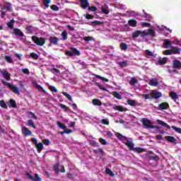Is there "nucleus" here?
Segmentation results:
<instances>
[{
  "label": "nucleus",
  "mask_w": 181,
  "mask_h": 181,
  "mask_svg": "<svg viewBox=\"0 0 181 181\" xmlns=\"http://www.w3.org/2000/svg\"><path fill=\"white\" fill-rule=\"evenodd\" d=\"M148 153H151V155L148 156V159H150V160H155L156 162H157V160H159V156L158 155L155 154L152 151H148Z\"/></svg>",
  "instance_id": "obj_8"
},
{
  "label": "nucleus",
  "mask_w": 181,
  "mask_h": 181,
  "mask_svg": "<svg viewBox=\"0 0 181 181\" xmlns=\"http://www.w3.org/2000/svg\"><path fill=\"white\" fill-rule=\"evenodd\" d=\"M71 132H73L71 129H66L64 132H61L60 134L64 135V134H71Z\"/></svg>",
  "instance_id": "obj_55"
},
{
  "label": "nucleus",
  "mask_w": 181,
  "mask_h": 181,
  "mask_svg": "<svg viewBox=\"0 0 181 181\" xmlns=\"http://www.w3.org/2000/svg\"><path fill=\"white\" fill-rule=\"evenodd\" d=\"M71 50L73 52L72 53L76 56H80V54H81V52H80V51H78L76 48H71Z\"/></svg>",
  "instance_id": "obj_51"
},
{
  "label": "nucleus",
  "mask_w": 181,
  "mask_h": 181,
  "mask_svg": "<svg viewBox=\"0 0 181 181\" xmlns=\"http://www.w3.org/2000/svg\"><path fill=\"white\" fill-rule=\"evenodd\" d=\"M172 53L174 54H180V48L174 47L171 49Z\"/></svg>",
  "instance_id": "obj_28"
},
{
  "label": "nucleus",
  "mask_w": 181,
  "mask_h": 181,
  "mask_svg": "<svg viewBox=\"0 0 181 181\" xmlns=\"http://www.w3.org/2000/svg\"><path fill=\"white\" fill-rule=\"evenodd\" d=\"M31 39L33 42L37 45V46H45L46 44V39L45 37L32 36Z\"/></svg>",
  "instance_id": "obj_3"
},
{
  "label": "nucleus",
  "mask_w": 181,
  "mask_h": 181,
  "mask_svg": "<svg viewBox=\"0 0 181 181\" xmlns=\"http://www.w3.org/2000/svg\"><path fill=\"white\" fill-rule=\"evenodd\" d=\"M1 74L5 80L7 81H9L11 80V74H9V72H8L6 70L4 69L1 71Z\"/></svg>",
  "instance_id": "obj_10"
},
{
  "label": "nucleus",
  "mask_w": 181,
  "mask_h": 181,
  "mask_svg": "<svg viewBox=\"0 0 181 181\" xmlns=\"http://www.w3.org/2000/svg\"><path fill=\"white\" fill-rule=\"evenodd\" d=\"M0 107H1V108H4L5 110H8V105L5 103V100H0Z\"/></svg>",
  "instance_id": "obj_44"
},
{
  "label": "nucleus",
  "mask_w": 181,
  "mask_h": 181,
  "mask_svg": "<svg viewBox=\"0 0 181 181\" xmlns=\"http://www.w3.org/2000/svg\"><path fill=\"white\" fill-rule=\"evenodd\" d=\"M9 105H10V107H12V108H16L17 107L16 101H15V100L13 99L9 100Z\"/></svg>",
  "instance_id": "obj_32"
},
{
  "label": "nucleus",
  "mask_w": 181,
  "mask_h": 181,
  "mask_svg": "<svg viewBox=\"0 0 181 181\" xmlns=\"http://www.w3.org/2000/svg\"><path fill=\"white\" fill-rule=\"evenodd\" d=\"M115 110H116L117 111H119V112H125L127 110V108H125L121 105L116 106L115 107Z\"/></svg>",
  "instance_id": "obj_21"
},
{
  "label": "nucleus",
  "mask_w": 181,
  "mask_h": 181,
  "mask_svg": "<svg viewBox=\"0 0 181 181\" xmlns=\"http://www.w3.org/2000/svg\"><path fill=\"white\" fill-rule=\"evenodd\" d=\"M101 11L103 13H105V15H108V13H110V10H108V7L107 6H103L101 8Z\"/></svg>",
  "instance_id": "obj_38"
},
{
  "label": "nucleus",
  "mask_w": 181,
  "mask_h": 181,
  "mask_svg": "<svg viewBox=\"0 0 181 181\" xmlns=\"http://www.w3.org/2000/svg\"><path fill=\"white\" fill-rule=\"evenodd\" d=\"M62 94L67 98L69 101H72L71 95L70 94L67 93V92H63Z\"/></svg>",
  "instance_id": "obj_47"
},
{
  "label": "nucleus",
  "mask_w": 181,
  "mask_h": 181,
  "mask_svg": "<svg viewBox=\"0 0 181 181\" xmlns=\"http://www.w3.org/2000/svg\"><path fill=\"white\" fill-rule=\"evenodd\" d=\"M127 103L128 105H131V107H136V103L134 100H127Z\"/></svg>",
  "instance_id": "obj_35"
},
{
  "label": "nucleus",
  "mask_w": 181,
  "mask_h": 181,
  "mask_svg": "<svg viewBox=\"0 0 181 181\" xmlns=\"http://www.w3.org/2000/svg\"><path fill=\"white\" fill-rule=\"evenodd\" d=\"M151 98L158 100V98H160V97H162V93H160L156 90H152V92L151 93Z\"/></svg>",
  "instance_id": "obj_7"
},
{
  "label": "nucleus",
  "mask_w": 181,
  "mask_h": 181,
  "mask_svg": "<svg viewBox=\"0 0 181 181\" xmlns=\"http://www.w3.org/2000/svg\"><path fill=\"white\" fill-rule=\"evenodd\" d=\"M90 6V3L88 0H81V7L82 9H87Z\"/></svg>",
  "instance_id": "obj_14"
},
{
  "label": "nucleus",
  "mask_w": 181,
  "mask_h": 181,
  "mask_svg": "<svg viewBox=\"0 0 181 181\" xmlns=\"http://www.w3.org/2000/svg\"><path fill=\"white\" fill-rule=\"evenodd\" d=\"M90 146H98V142H96L95 141H91L90 142Z\"/></svg>",
  "instance_id": "obj_62"
},
{
  "label": "nucleus",
  "mask_w": 181,
  "mask_h": 181,
  "mask_svg": "<svg viewBox=\"0 0 181 181\" xmlns=\"http://www.w3.org/2000/svg\"><path fill=\"white\" fill-rule=\"evenodd\" d=\"M61 36L62 37V40H67V31H62L61 33Z\"/></svg>",
  "instance_id": "obj_43"
},
{
  "label": "nucleus",
  "mask_w": 181,
  "mask_h": 181,
  "mask_svg": "<svg viewBox=\"0 0 181 181\" xmlns=\"http://www.w3.org/2000/svg\"><path fill=\"white\" fill-rule=\"evenodd\" d=\"M25 30L28 33H33V26L32 25H27L25 27Z\"/></svg>",
  "instance_id": "obj_41"
},
{
  "label": "nucleus",
  "mask_w": 181,
  "mask_h": 181,
  "mask_svg": "<svg viewBox=\"0 0 181 181\" xmlns=\"http://www.w3.org/2000/svg\"><path fill=\"white\" fill-rule=\"evenodd\" d=\"M163 54L165 56H169V55H170V54H173L172 49L164 50V51L163 52Z\"/></svg>",
  "instance_id": "obj_52"
},
{
  "label": "nucleus",
  "mask_w": 181,
  "mask_h": 181,
  "mask_svg": "<svg viewBox=\"0 0 181 181\" xmlns=\"http://www.w3.org/2000/svg\"><path fill=\"white\" fill-rule=\"evenodd\" d=\"M167 62H168V58L165 57H164L161 59H158V64L160 65L166 64Z\"/></svg>",
  "instance_id": "obj_36"
},
{
  "label": "nucleus",
  "mask_w": 181,
  "mask_h": 181,
  "mask_svg": "<svg viewBox=\"0 0 181 181\" xmlns=\"http://www.w3.org/2000/svg\"><path fill=\"white\" fill-rule=\"evenodd\" d=\"M59 107H60V108H62V110H64L65 112H67L68 110H70L69 107L62 103L59 104Z\"/></svg>",
  "instance_id": "obj_48"
},
{
  "label": "nucleus",
  "mask_w": 181,
  "mask_h": 181,
  "mask_svg": "<svg viewBox=\"0 0 181 181\" xmlns=\"http://www.w3.org/2000/svg\"><path fill=\"white\" fill-rule=\"evenodd\" d=\"M119 66L120 67H127V66H128V64L127 63V62L123 61V62H119Z\"/></svg>",
  "instance_id": "obj_60"
},
{
  "label": "nucleus",
  "mask_w": 181,
  "mask_h": 181,
  "mask_svg": "<svg viewBox=\"0 0 181 181\" xmlns=\"http://www.w3.org/2000/svg\"><path fill=\"white\" fill-rule=\"evenodd\" d=\"M13 35L16 36H19L20 37H23V36H25L22 30H21L19 28L13 29Z\"/></svg>",
  "instance_id": "obj_15"
},
{
  "label": "nucleus",
  "mask_w": 181,
  "mask_h": 181,
  "mask_svg": "<svg viewBox=\"0 0 181 181\" xmlns=\"http://www.w3.org/2000/svg\"><path fill=\"white\" fill-rule=\"evenodd\" d=\"M157 123L159 125H161V127H164L165 128H167L168 129H170V126H169L168 124H166V122H165L162 120L157 119Z\"/></svg>",
  "instance_id": "obj_19"
},
{
  "label": "nucleus",
  "mask_w": 181,
  "mask_h": 181,
  "mask_svg": "<svg viewBox=\"0 0 181 181\" xmlns=\"http://www.w3.org/2000/svg\"><path fill=\"white\" fill-rule=\"evenodd\" d=\"M134 151H135V152H136L137 153H142L145 152V148H142L141 147H135Z\"/></svg>",
  "instance_id": "obj_39"
},
{
  "label": "nucleus",
  "mask_w": 181,
  "mask_h": 181,
  "mask_svg": "<svg viewBox=\"0 0 181 181\" xmlns=\"http://www.w3.org/2000/svg\"><path fill=\"white\" fill-rule=\"evenodd\" d=\"M105 172L107 175L112 176V177H114V176H115V174L113 173L112 170H111V169L110 168H105Z\"/></svg>",
  "instance_id": "obj_31"
},
{
  "label": "nucleus",
  "mask_w": 181,
  "mask_h": 181,
  "mask_svg": "<svg viewBox=\"0 0 181 181\" xmlns=\"http://www.w3.org/2000/svg\"><path fill=\"white\" fill-rule=\"evenodd\" d=\"M13 23H15V20L11 19L10 22L7 23V26L9 29H13Z\"/></svg>",
  "instance_id": "obj_40"
},
{
  "label": "nucleus",
  "mask_w": 181,
  "mask_h": 181,
  "mask_svg": "<svg viewBox=\"0 0 181 181\" xmlns=\"http://www.w3.org/2000/svg\"><path fill=\"white\" fill-rule=\"evenodd\" d=\"M148 84L152 87H158V86H159V82H158V79L152 78L149 81Z\"/></svg>",
  "instance_id": "obj_16"
},
{
  "label": "nucleus",
  "mask_w": 181,
  "mask_h": 181,
  "mask_svg": "<svg viewBox=\"0 0 181 181\" xmlns=\"http://www.w3.org/2000/svg\"><path fill=\"white\" fill-rule=\"evenodd\" d=\"M139 36H141V37H146V36H151V37H155V30L151 28L148 29V32L137 30L132 33L133 39H136V37H138Z\"/></svg>",
  "instance_id": "obj_1"
},
{
  "label": "nucleus",
  "mask_w": 181,
  "mask_h": 181,
  "mask_svg": "<svg viewBox=\"0 0 181 181\" xmlns=\"http://www.w3.org/2000/svg\"><path fill=\"white\" fill-rule=\"evenodd\" d=\"M50 8L52 11H54V12L59 11V6H57V5H55V4L52 5Z\"/></svg>",
  "instance_id": "obj_53"
},
{
  "label": "nucleus",
  "mask_w": 181,
  "mask_h": 181,
  "mask_svg": "<svg viewBox=\"0 0 181 181\" xmlns=\"http://www.w3.org/2000/svg\"><path fill=\"white\" fill-rule=\"evenodd\" d=\"M171 128L173 129H174V131H175V132H177L178 134H181V128L175 127V126H172Z\"/></svg>",
  "instance_id": "obj_57"
},
{
  "label": "nucleus",
  "mask_w": 181,
  "mask_h": 181,
  "mask_svg": "<svg viewBox=\"0 0 181 181\" xmlns=\"http://www.w3.org/2000/svg\"><path fill=\"white\" fill-rule=\"evenodd\" d=\"M30 57H31V59H33L34 60H37V59H39V54L35 52H32L30 54Z\"/></svg>",
  "instance_id": "obj_42"
},
{
  "label": "nucleus",
  "mask_w": 181,
  "mask_h": 181,
  "mask_svg": "<svg viewBox=\"0 0 181 181\" xmlns=\"http://www.w3.org/2000/svg\"><path fill=\"white\" fill-rule=\"evenodd\" d=\"M49 90H52L53 93H57V88L54 86H49Z\"/></svg>",
  "instance_id": "obj_64"
},
{
  "label": "nucleus",
  "mask_w": 181,
  "mask_h": 181,
  "mask_svg": "<svg viewBox=\"0 0 181 181\" xmlns=\"http://www.w3.org/2000/svg\"><path fill=\"white\" fill-rule=\"evenodd\" d=\"M141 122L143 125L145 127V128H148L150 129H158V127L153 126L152 122H151V120L146 118H143Z\"/></svg>",
  "instance_id": "obj_5"
},
{
  "label": "nucleus",
  "mask_w": 181,
  "mask_h": 181,
  "mask_svg": "<svg viewBox=\"0 0 181 181\" xmlns=\"http://www.w3.org/2000/svg\"><path fill=\"white\" fill-rule=\"evenodd\" d=\"M120 49L121 50H124V52H127V50H128V45H127V43L125 42H121Z\"/></svg>",
  "instance_id": "obj_30"
},
{
  "label": "nucleus",
  "mask_w": 181,
  "mask_h": 181,
  "mask_svg": "<svg viewBox=\"0 0 181 181\" xmlns=\"http://www.w3.org/2000/svg\"><path fill=\"white\" fill-rule=\"evenodd\" d=\"M116 136L119 141H122V142H125V141H127V142L125 143L126 146H127L128 148L130 149V151H134L135 148H134V144L132 143V141H129V138L126 137L125 136H123L120 133H116Z\"/></svg>",
  "instance_id": "obj_2"
},
{
  "label": "nucleus",
  "mask_w": 181,
  "mask_h": 181,
  "mask_svg": "<svg viewBox=\"0 0 181 181\" xmlns=\"http://www.w3.org/2000/svg\"><path fill=\"white\" fill-rule=\"evenodd\" d=\"M173 69H177L178 70L181 69V62L178 59H174L173 61Z\"/></svg>",
  "instance_id": "obj_11"
},
{
  "label": "nucleus",
  "mask_w": 181,
  "mask_h": 181,
  "mask_svg": "<svg viewBox=\"0 0 181 181\" xmlns=\"http://www.w3.org/2000/svg\"><path fill=\"white\" fill-rule=\"evenodd\" d=\"M92 103L93 105H98V107H101V105H103V103L98 99H93L92 100Z\"/></svg>",
  "instance_id": "obj_24"
},
{
  "label": "nucleus",
  "mask_w": 181,
  "mask_h": 181,
  "mask_svg": "<svg viewBox=\"0 0 181 181\" xmlns=\"http://www.w3.org/2000/svg\"><path fill=\"white\" fill-rule=\"evenodd\" d=\"M22 133L23 134L24 136H30L32 135V132L26 127H22Z\"/></svg>",
  "instance_id": "obj_9"
},
{
  "label": "nucleus",
  "mask_w": 181,
  "mask_h": 181,
  "mask_svg": "<svg viewBox=\"0 0 181 181\" xmlns=\"http://www.w3.org/2000/svg\"><path fill=\"white\" fill-rule=\"evenodd\" d=\"M52 2V0H43L42 4L45 8H49L50 6L49 4Z\"/></svg>",
  "instance_id": "obj_46"
},
{
  "label": "nucleus",
  "mask_w": 181,
  "mask_h": 181,
  "mask_svg": "<svg viewBox=\"0 0 181 181\" xmlns=\"http://www.w3.org/2000/svg\"><path fill=\"white\" fill-rule=\"evenodd\" d=\"M35 148L37 149V152L40 153L42 152V149H43V143H39L35 146Z\"/></svg>",
  "instance_id": "obj_23"
},
{
  "label": "nucleus",
  "mask_w": 181,
  "mask_h": 181,
  "mask_svg": "<svg viewBox=\"0 0 181 181\" xmlns=\"http://www.w3.org/2000/svg\"><path fill=\"white\" fill-rule=\"evenodd\" d=\"M25 176H27L28 179L32 181H42V178L39 176V174H35V177L30 175L29 173H25Z\"/></svg>",
  "instance_id": "obj_6"
},
{
  "label": "nucleus",
  "mask_w": 181,
  "mask_h": 181,
  "mask_svg": "<svg viewBox=\"0 0 181 181\" xmlns=\"http://www.w3.org/2000/svg\"><path fill=\"white\" fill-rule=\"evenodd\" d=\"M59 165H60L59 164V163H57L53 166V170H54L56 175H59L60 173V170H59Z\"/></svg>",
  "instance_id": "obj_29"
},
{
  "label": "nucleus",
  "mask_w": 181,
  "mask_h": 181,
  "mask_svg": "<svg viewBox=\"0 0 181 181\" xmlns=\"http://www.w3.org/2000/svg\"><path fill=\"white\" fill-rule=\"evenodd\" d=\"M99 141L101 143L102 145H107V141H105V139L103 138L99 139Z\"/></svg>",
  "instance_id": "obj_63"
},
{
  "label": "nucleus",
  "mask_w": 181,
  "mask_h": 181,
  "mask_svg": "<svg viewBox=\"0 0 181 181\" xmlns=\"http://www.w3.org/2000/svg\"><path fill=\"white\" fill-rule=\"evenodd\" d=\"M170 97L172 100H173V101H176L177 98H179V96H177V94H176V92H170Z\"/></svg>",
  "instance_id": "obj_22"
},
{
  "label": "nucleus",
  "mask_w": 181,
  "mask_h": 181,
  "mask_svg": "<svg viewBox=\"0 0 181 181\" xmlns=\"http://www.w3.org/2000/svg\"><path fill=\"white\" fill-rule=\"evenodd\" d=\"M28 114H29V115H30L31 118H33V119H37V116H36V115H35V113H33V112H28Z\"/></svg>",
  "instance_id": "obj_58"
},
{
  "label": "nucleus",
  "mask_w": 181,
  "mask_h": 181,
  "mask_svg": "<svg viewBox=\"0 0 181 181\" xmlns=\"http://www.w3.org/2000/svg\"><path fill=\"white\" fill-rule=\"evenodd\" d=\"M4 60H6L7 63H10V64L13 63V60L12 59V57L9 55L4 56Z\"/></svg>",
  "instance_id": "obj_37"
},
{
  "label": "nucleus",
  "mask_w": 181,
  "mask_h": 181,
  "mask_svg": "<svg viewBox=\"0 0 181 181\" xmlns=\"http://www.w3.org/2000/svg\"><path fill=\"white\" fill-rule=\"evenodd\" d=\"M95 84L98 86V87H99L100 90H103V91H107V88H105L104 86L100 84L98 82H96Z\"/></svg>",
  "instance_id": "obj_54"
},
{
  "label": "nucleus",
  "mask_w": 181,
  "mask_h": 181,
  "mask_svg": "<svg viewBox=\"0 0 181 181\" xmlns=\"http://www.w3.org/2000/svg\"><path fill=\"white\" fill-rule=\"evenodd\" d=\"M1 9H6V11H8V12H12V4L6 1L5 5L1 8Z\"/></svg>",
  "instance_id": "obj_13"
},
{
  "label": "nucleus",
  "mask_w": 181,
  "mask_h": 181,
  "mask_svg": "<svg viewBox=\"0 0 181 181\" xmlns=\"http://www.w3.org/2000/svg\"><path fill=\"white\" fill-rule=\"evenodd\" d=\"M27 124L28 125V127H31V128L36 129V126L35 125V123H33V120L28 119L27 122Z\"/></svg>",
  "instance_id": "obj_34"
},
{
  "label": "nucleus",
  "mask_w": 181,
  "mask_h": 181,
  "mask_svg": "<svg viewBox=\"0 0 181 181\" xmlns=\"http://www.w3.org/2000/svg\"><path fill=\"white\" fill-rule=\"evenodd\" d=\"M138 83V81L135 78H132L129 84L130 86H135Z\"/></svg>",
  "instance_id": "obj_50"
},
{
  "label": "nucleus",
  "mask_w": 181,
  "mask_h": 181,
  "mask_svg": "<svg viewBox=\"0 0 181 181\" xmlns=\"http://www.w3.org/2000/svg\"><path fill=\"white\" fill-rule=\"evenodd\" d=\"M57 125L59 127V128H61V129H64V130L68 129H67V127H66V125H64V124L63 123H62V122H58L57 123Z\"/></svg>",
  "instance_id": "obj_45"
},
{
  "label": "nucleus",
  "mask_w": 181,
  "mask_h": 181,
  "mask_svg": "<svg viewBox=\"0 0 181 181\" xmlns=\"http://www.w3.org/2000/svg\"><path fill=\"white\" fill-rule=\"evenodd\" d=\"M137 23L138 22L135 20H129L128 21L129 26H132V28H136Z\"/></svg>",
  "instance_id": "obj_27"
},
{
  "label": "nucleus",
  "mask_w": 181,
  "mask_h": 181,
  "mask_svg": "<svg viewBox=\"0 0 181 181\" xmlns=\"http://www.w3.org/2000/svg\"><path fill=\"white\" fill-rule=\"evenodd\" d=\"M49 42L51 45L57 46V45H59V38L57 37H50Z\"/></svg>",
  "instance_id": "obj_17"
},
{
  "label": "nucleus",
  "mask_w": 181,
  "mask_h": 181,
  "mask_svg": "<svg viewBox=\"0 0 181 181\" xmlns=\"http://www.w3.org/2000/svg\"><path fill=\"white\" fill-rule=\"evenodd\" d=\"M168 108H169V103L166 102L161 103L160 104L158 105V109L160 110H168Z\"/></svg>",
  "instance_id": "obj_12"
},
{
  "label": "nucleus",
  "mask_w": 181,
  "mask_h": 181,
  "mask_svg": "<svg viewBox=\"0 0 181 181\" xmlns=\"http://www.w3.org/2000/svg\"><path fill=\"white\" fill-rule=\"evenodd\" d=\"M165 139L170 144H175V142H176V141H177L176 138H175L174 136H165Z\"/></svg>",
  "instance_id": "obj_20"
},
{
  "label": "nucleus",
  "mask_w": 181,
  "mask_h": 181,
  "mask_svg": "<svg viewBox=\"0 0 181 181\" xmlns=\"http://www.w3.org/2000/svg\"><path fill=\"white\" fill-rule=\"evenodd\" d=\"M145 52L147 56H150L151 57H156V55L153 54V52H151L149 49H146Z\"/></svg>",
  "instance_id": "obj_49"
},
{
  "label": "nucleus",
  "mask_w": 181,
  "mask_h": 181,
  "mask_svg": "<svg viewBox=\"0 0 181 181\" xmlns=\"http://www.w3.org/2000/svg\"><path fill=\"white\" fill-rule=\"evenodd\" d=\"M1 83L4 84V86H6L8 87V88H11L14 94H18V95L21 94V90L19 88H18V86H13L12 84L5 81H2Z\"/></svg>",
  "instance_id": "obj_4"
},
{
  "label": "nucleus",
  "mask_w": 181,
  "mask_h": 181,
  "mask_svg": "<svg viewBox=\"0 0 181 181\" xmlns=\"http://www.w3.org/2000/svg\"><path fill=\"white\" fill-rule=\"evenodd\" d=\"M88 11H90L91 12H95L97 11V7L95 6H92L88 8Z\"/></svg>",
  "instance_id": "obj_61"
},
{
  "label": "nucleus",
  "mask_w": 181,
  "mask_h": 181,
  "mask_svg": "<svg viewBox=\"0 0 181 181\" xmlns=\"http://www.w3.org/2000/svg\"><path fill=\"white\" fill-rule=\"evenodd\" d=\"M163 46L165 49H168L170 47V46H172V42H170L169 40H164Z\"/></svg>",
  "instance_id": "obj_25"
},
{
  "label": "nucleus",
  "mask_w": 181,
  "mask_h": 181,
  "mask_svg": "<svg viewBox=\"0 0 181 181\" xmlns=\"http://www.w3.org/2000/svg\"><path fill=\"white\" fill-rule=\"evenodd\" d=\"M92 25H95V26H100V25H103V22L98 21H94L91 22Z\"/></svg>",
  "instance_id": "obj_56"
},
{
  "label": "nucleus",
  "mask_w": 181,
  "mask_h": 181,
  "mask_svg": "<svg viewBox=\"0 0 181 181\" xmlns=\"http://www.w3.org/2000/svg\"><path fill=\"white\" fill-rule=\"evenodd\" d=\"M94 77L96 78H99V80H102V81H105V83H108L110 80H108L107 78H104L100 75L94 74Z\"/></svg>",
  "instance_id": "obj_26"
},
{
  "label": "nucleus",
  "mask_w": 181,
  "mask_h": 181,
  "mask_svg": "<svg viewBox=\"0 0 181 181\" xmlns=\"http://www.w3.org/2000/svg\"><path fill=\"white\" fill-rule=\"evenodd\" d=\"M34 87H35L37 88V90H38V91H42L43 93H45V94H46V90L43 88V87L40 86V85H39L36 82H33V83Z\"/></svg>",
  "instance_id": "obj_18"
},
{
  "label": "nucleus",
  "mask_w": 181,
  "mask_h": 181,
  "mask_svg": "<svg viewBox=\"0 0 181 181\" xmlns=\"http://www.w3.org/2000/svg\"><path fill=\"white\" fill-rule=\"evenodd\" d=\"M112 95L115 98H117V100H122V96H121V95L118 92H117V91H113L112 92Z\"/></svg>",
  "instance_id": "obj_33"
},
{
  "label": "nucleus",
  "mask_w": 181,
  "mask_h": 181,
  "mask_svg": "<svg viewBox=\"0 0 181 181\" xmlns=\"http://www.w3.org/2000/svg\"><path fill=\"white\" fill-rule=\"evenodd\" d=\"M101 123L103 124V125H110V121H108V119H103L101 120Z\"/></svg>",
  "instance_id": "obj_59"
}]
</instances>
